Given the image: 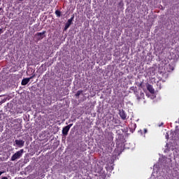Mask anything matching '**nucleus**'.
Instances as JSON below:
<instances>
[{
    "mask_svg": "<svg viewBox=\"0 0 179 179\" xmlns=\"http://www.w3.org/2000/svg\"><path fill=\"white\" fill-rule=\"evenodd\" d=\"M24 152V150L21 149L19 151H17L12 157H11V162H15V160H17L23 156V153Z\"/></svg>",
    "mask_w": 179,
    "mask_h": 179,
    "instance_id": "1",
    "label": "nucleus"
},
{
    "mask_svg": "<svg viewBox=\"0 0 179 179\" xmlns=\"http://www.w3.org/2000/svg\"><path fill=\"white\" fill-rule=\"evenodd\" d=\"M75 19V15H72L70 19L68 20L67 22L65 24V27H64V31H66V30H68V29H69L71 24H72V22H73V20Z\"/></svg>",
    "mask_w": 179,
    "mask_h": 179,
    "instance_id": "2",
    "label": "nucleus"
},
{
    "mask_svg": "<svg viewBox=\"0 0 179 179\" xmlns=\"http://www.w3.org/2000/svg\"><path fill=\"white\" fill-rule=\"evenodd\" d=\"M44 34H45V31H43V32H38L35 34V37H36L37 40L38 41L43 40V38L45 37Z\"/></svg>",
    "mask_w": 179,
    "mask_h": 179,
    "instance_id": "3",
    "label": "nucleus"
},
{
    "mask_svg": "<svg viewBox=\"0 0 179 179\" xmlns=\"http://www.w3.org/2000/svg\"><path fill=\"white\" fill-rule=\"evenodd\" d=\"M15 143L19 148H23L24 146V141L23 140H15Z\"/></svg>",
    "mask_w": 179,
    "mask_h": 179,
    "instance_id": "4",
    "label": "nucleus"
},
{
    "mask_svg": "<svg viewBox=\"0 0 179 179\" xmlns=\"http://www.w3.org/2000/svg\"><path fill=\"white\" fill-rule=\"evenodd\" d=\"M119 115L122 118V120H127V113H125V110H120Z\"/></svg>",
    "mask_w": 179,
    "mask_h": 179,
    "instance_id": "5",
    "label": "nucleus"
},
{
    "mask_svg": "<svg viewBox=\"0 0 179 179\" xmlns=\"http://www.w3.org/2000/svg\"><path fill=\"white\" fill-rule=\"evenodd\" d=\"M106 141H108V143H110V142H113V134L110 133H108L106 137H105Z\"/></svg>",
    "mask_w": 179,
    "mask_h": 179,
    "instance_id": "6",
    "label": "nucleus"
},
{
    "mask_svg": "<svg viewBox=\"0 0 179 179\" xmlns=\"http://www.w3.org/2000/svg\"><path fill=\"white\" fill-rule=\"evenodd\" d=\"M147 90L151 93V94H155V89H153V86L150 84L147 85Z\"/></svg>",
    "mask_w": 179,
    "mask_h": 179,
    "instance_id": "7",
    "label": "nucleus"
},
{
    "mask_svg": "<svg viewBox=\"0 0 179 179\" xmlns=\"http://www.w3.org/2000/svg\"><path fill=\"white\" fill-rule=\"evenodd\" d=\"M69 129L67 126H65L62 129V134L64 135V136H66L68 135V133L69 132Z\"/></svg>",
    "mask_w": 179,
    "mask_h": 179,
    "instance_id": "8",
    "label": "nucleus"
},
{
    "mask_svg": "<svg viewBox=\"0 0 179 179\" xmlns=\"http://www.w3.org/2000/svg\"><path fill=\"white\" fill-rule=\"evenodd\" d=\"M29 82H30V78H26L22 79V82H21V85L22 86H26V85H27V83H29Z\"/></svg>",
    "mask_w": 179,
    "mask_h": 179,
    "instance_id": "9",
    "label": "nucleus"
},
{
    "mask_svg": "<svg viewBox=\"0 0 179 179\" xmlns=\"http://www.w3.org/2000/svg\"><path fill=\"white\" fill-rule=\"evenodd\" d=\"M83 93V90H78L75 94L76 97H79Z\"/></svg>",
    "mask_w": 179,
    "mask_h": 179,
    "instance_id": "10",
    "label": "nucleus"
},
{
    "mask_svg": "<svg viewBox=\"0 0 179 179\" xmlns=\"http://www.w3.org/2000/svg\"><path fill=\"white\" fill-rule=\"evenodd\" d=\"M55 13L57 17H61V12L59 10H55Z\"/></svg>",
    "mask_w": 179,
    "mask_h": 179,
    "instance_id": "11",
    "label": "nucleus"
},
{
    "mask_svg": "<svg viewBox=\"0 0 179 179\" xmlns=\"http://www.w3.org/2000/svg\"><path fill=\"white\" fill-rule=\"evenodd\" d=\"M34 78H36V73H33L31 77L28 78V79H30L31 80V79H34Z\"/></svg>",
    "mask_w": 179,
    "mask_h": 179,
    "instance_id": "12",
    "label": "nucleus"
},
{
    "mask_svg": "<svg viewBox=\"0 0 179 179\" xmlns=\"http://www.w3.org/2000/svg\"><path fill=\"white\" fill-rule=\"evenodd\" d=\"M72 125H73V124H70L67 125L66 127L69 129H71V127H72Z\"/></svg>",
    "mask_w": 179,
    "mask_h": 179,
    "instance_id": "13",
    "label": "nucleus"
},
{
    "mask_svg": "<svg viewBox=\"0 0 179 179\" xmlns=\"http://www.w3.org/2000/svg\"><path fill=\"white\" fill-rule=\"evenodd\" d=\"M3 33V30L2 29H0V34H2Z\"/></svg>",
    "mask_w": 179,
    "mask_h": 179,
    "instance_id": "14",
    "label": "nucleus"
},
{
    "mask_svg": "<svg viewBox=\"0 0 179 179\" xmlns=\"http://www.w3.org/2000/svg\"><path fill=\"white\" fill-rule=\"evenodd\" d=\"M1 179H8V178L6 176H3V177L1 178Z\"/></svg>",
    "mask_w": 179,
    "mask_h": 179,
    "instance_id": "15",
    "label": "nucleus"
},
{
    "mask_svg": "<svg viewBox=\"0 0 179 179\" xmlns=\"http://www.w3.org/2000/svg\"><path fill=\"white\" fill-rule=\"evenodd\" d=\"M5 172L4 171H0V176H2Z\"/></svg>",
    "mask_w": 179,
    "mask_h": 179,
    "instance_id": "16",
    "label": "nucleus"
},
{
    "mask_svg": "<svg viewBox=\"0 0 179 179\" xmlns=\"http://www.w3.org/2000/svg\"><path fill=\"white\" fill-rule=\"evenodd\" d=\"M136 97H137L138 100L141 99V96L137 95Z\"/></svg>",
    "mask_w": 179,
    "mask_h": 179,
    "instance_id": "17",
    "label": "nucleus"
},
{
    "mask_svg": "<svg viewBox=\"0 0 179 179\" xmlns=\"http://www.w3.org/2000/svg\"><path fill=\"white\" fill-rule=\"evenodd\" d=\"M144 132H145V134H146V132H148V129H145Z\"/></svg>",
    "mask_w": 179,
    "mask_h": 179,
    "instance_id": "18",
    "label": "nucleus"
},
{
    "mask_svg": "<svg viewBox=\"0 0 179 179\" xmlns=\"http://www.w3.org/2000/svg\"><path fill=\"white\" fill-rule=\"evenodd\" d=\"M143 96V93L141 92V97H142Z\"/></svg>",
    "mask_w": 179,
    "mask_h": 179,
    "instance_id": "19",
    "label": "nucleus"
},
{
    "mask_svg": "<svg viewBox=\"0 0 179 179\" xmlns=\"http://www.w3.org/2000/svg\"><path fill=\"white\" fill-rule=\"evenodd\" d=\"M134 93H135V94H136V93H138V92H136V91H134Z\"/></svg>",
    "mask_w": 179,
    "mask_h": 179,
    "instance_id": "20",
    "label": "nucleus"
},
{
    "mask_svg": "<svg viewBox=\"0 0 179 179\" xmlns=\"http://www.w3.org/2000/svg\"><path fill=\"white\" fill-rule=\"evenodd\" d=\"M2 10V8H0V11Z\"/></svg>",
    "mask_w": 179,
    "mask_h": 179,
    "instance_id": "21",
    "label": "nucleus"
},
{
    "mask_svg": "<svg viewBox=\"0 0 179 179\" xmlns=\"http://www.w3.org/2000/svg\"><path fill=\"white\" fill-rule=\"evenodd\" d=\"M20 1H23V0H20Z\"/></svg>",
    "mask_w": 179,
    "mask_h": 179,
    "instance_id": "22",
    "label": "nucleus"
}]
</instances>
